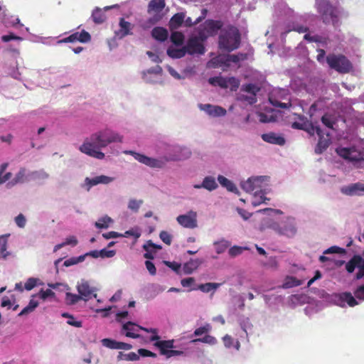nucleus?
<instances>
[{"label":"nucleus","instance_id":"f257e3e1","mask_svg":"<svg viewBox=\"0 0 364 364\" xmlns=\"http://www.w3.org/2000/svg\"><path fill=\"white\" fill-rule=\"evenodd\" d=\"M122 136L109 129L99 131L90 136V141H85L80 146L81 152L96 158L102 159L105 154L100 151L113 142H122Z\"/></svg>","mask_w":364,"mask_h":364},{"label":"nucleus","instance_id":"f03ea898","mask_svg":"<svg viewBox=\"0 0 364 364\" xmlns=\"http://www.w3.org/2000/svg\"><path fill=\"white\" fill-rule=\"evenodd\" d=\"M240 42L241 36L238 29L232 27L220 33L218 46L221 50L231 52L240 47Z\"/></svg>","mask_w":364,"mask_h":364},{"label":"nucleus","instance_id":"7ed1b4c3","mask_svg":"<svg viewBox=\"0 0 364 364\" xmlns=\"http://www.w3.org/2000/svg\"><path fill=\"white\" fill-rule=\"evenodd\" d=\"M317 11L325 24L331 23L334 27L340 26L339 17L336 9L327 0L316 1Z\"/></svg>","mask_w":364,"mask_h":364},{"label":"nucleus","instance_id":"20e7f679","mask_svg":"<svg viewBox=\"0 0 364 364\" xmlns=\"http://www.w3.org/2000/svg\"><path fill=\"white\" fill-rule=\"evenodd\" d=\"M149 339L151 341H155L154 346L159 349L160 355L166 356V358L184 354L183 350H173V339L161 341L159 336H151Z\"/></svg>","mask_w":364,"mask_h":364},{"label":"nucleus","instance_id":"39448f33","mask_svg":"<svg viewBox=\"0 0 364 364\" xmlns=\"http://www.w3.org/2000/svg\"><path fill=\"white\" fill-rule=\"evenodd\" d=\"M328 66L339 73H349L353 66L350 61L342 54H329L326 57Z\"/></svg>","mask_w":364,"mask_h":364},{"label":"nucleus","instance_id":"423d86ee","mask_svg":"<svg viewBox=\"0 0 364 364\" xmlns=\"http://www.w3.org/2000/svg\"><path fill=\"white\" fill-rule=\"evenodd\" d=\"M207 38V36L203 31H200L198 36L190 38L185 46L186 53L189 55L199 54L203 55L205 52V48L202 41Z\"/></svg>","mask_w":364,"mask_h":364},{"label":"nucleus","instance_id":"0eeeda50","mask_svg":"<svg viewBox=\"0 0 364 364\" xmlns=\"http://www.w3.org/2000/svg\"><path fill=\"white\" fill-rule=\"evenodd\" d=\"M124 153L125 154L132 155L139 162L151 168H161L165 166V161L161 159L151 158L134 151H125Z\"/></svg>","mask_w":364,"mask_h":364},{"label":"nucleus","instance_id":"6e6552de","mask_svg":"<svg viewBox=\"0 0 364 364\" xmlns=\"http://www.w3.org/2000/svg\"><path fill=\"white\" fill-rule=\"evenodd\" d=\"M269 177L265 176L251 177L246 181L241 183L242 188L247 192H257L263 187V183L268 180Z\"/></svg>","mask_w":364,"mask_h":364},{"label":"nucleus","instance_id":"1a4fd4ad","mask_svg":"<svg viewBox=\"0 0 364 364\" xmlns=\"http://www.w3.org/2000/svg\"><path fill=\"white\" fill-rule=\"evenodd\" d=\"M176 220L186 228H195L197 227V213L195 211L190 210L187 214L178 215Z\"/></svg>","mask_w":364,"mask_h":364},{"label":"nucleus","instance_id":"9d476101","mask_svg":"<svg viewBox=\"0 0 364 364\" xmlns=\"http://www.w3.org/2000/svg\"><path fill=\"white\" fill-rule=\"evenodd\" d=\"M91 41L90 34L82 30L81 32H75L72 33L68 37H65L58 41L59 43H75V42H80L82 43H88Z\"/></svg>","mask_w":364,"mask_h":364},{"label":"nucleus","instance_id":"9b49d317","mask_svg":"<svg viewBox=\"0 0 364 364\" xmlns=\"http://www.w3.org/2000/svg\"><path fill=\"white\" fill-rule=\"evenodd\" d=\"M77 289L82 299L85 301H88L92 296L94 297L97 296V294H95L96 289L91 287L87 281L82 280L77 286Z\"/></svg>","mask_w":364,"mask_h":364},{"label":"nucleus","instance_id":"f8f14e48","mask_svg":"<svg viewBox=\"0 0 364 364\" xmlns=\"http://www.w3.org/2000/svg\"><path fill=\"white\" fill-rule=\"evenodd\" d=\"M316 132L319 136L318 144L315 149V152L318 154L323 153L330 145V139L328 135L327 138L323 137V132L320 127H316Z\"/></svg>","mask_w":364,"mask_h":364},{"label":"nucleus","instance_id":"ddd939ff","mask_svg":"<svg viewBox=\"0 0 364 364\" xmlns=\"http://www.w3.org/2000/svg\"><path fill=\"white\" fill-rule=\"evenodd\" d=\"M262 139L265 142L279 146H283L286 142L285 139L282 135L277 134L274 132L263 134H262Z\"/></svg>","mask_w":364,"mask_h":364},{"label":"nucleus","instance_id":"4468645a","mask_svg":"<svg viewBox=\"0 0 364 364\" xmlns=\"http://www.w3.org/2000/svg\"><path fill=\"white\" fill-rule=\"evenodd\" d=\"M201 109L205 111L209 115L213 117H221L226 114V109L220 106H214L210 104L200 105Z\"/></svg>","mask_w":364,"mask_h":364},{"label":"nucleus","instance_id":"2eb2a0df","mask_svg":"<svg viewBox=\"0 0 364 364\" xmlns=\"http://www.w3.org/2000/svg\"><path fill=\"white\" fill-rule=\"evenodd\" d=\"M204 33L208 36L214 34L218 30L220 29L222 24L220 21L214 20H207L203 25Z\"/></svg>","mask_w":364,"mask_h":364},{"label":"nucleus","instance_id":"dca6fc26","mask_svg":"<svg viewBox=\"0 0 364 364\" xmlns=\"http://www.w3.org/2000/svg\"><path fill=\"white\" fill-rule=\"evenodd\" d=\"M203 263V260L201 259H191L188 262L183 264V271L186 274H191Z\"/></svg>","mask_w":364,"mask_h":364},{"label":"nucleus","instance_id":"f3484780","mask_svg":"<svg viewBox=\"0 0 364 364\" xmlns=\"http://www.w3.org/2000/svg\"><path fill=\"white\" fill-rule=\"evenodd\" d=\"M194 188L199 189L203 188L209 191H212L218 188V183L213 176H206L204 178L201 184H195Z\"/></svg>","mask_w":364,"mask_h":364},{"label":"nucleus","instance_id":"a211bd4d","mask_svg":"<svg viewBox=\"0 0 364 364\" xmlns=\"http://www.w3.org/2000/svg\"><path fill=\"white\" fill-rule=\"evenodd\" d=\"M277 231L281 235H285L287 237H291L295 235L296 232V228L293 223H285L282 226H279Z\"/></svg>","mask_w":364,"mask_h":364},{"label":"nucleus","instance_id":"6ab92c4d","mask_svg":"<svg viewBox=\"0 0 364 364\" xmlns=\"http://www.w3.org/2000/svg\"><path fill=\"white\" fill-rule=\"evenodd\" d=\"M186 18V14L183 12L175 14L169 21V28L171 30H175L181 27Z\"/></svg>","mask_w":364,"mask_h":364},{"label":"nucleus","instance_id":"aec40b11","mask_svg":"<svg viewBox=\"0 0 364 364\" xmlns=\"http://www.w3.org/2000/svg\"><path fill=\"white\" fill-rule=\"evenodd\" d=\"M138 325L129 321L124 323L122 326L123 330L126 331L125 336L129 338H137L140 337V335L135 332L140 329Z\"/></svg>","mask_w":364,"mask_h":364},{"label":"nucleus","instance_id":"412c9836","mask_svg":"<svg viewBox=\"0 0 364 364\" xmlns=\"http://www.w3.org/2000/svg\"><path fill=\"white\" fill-rule=\"evenodd\" d=\"M112 181V178L106 176H98L92 178H86L85 183L90 187H92L100 183L107 184Z\"/></svg>","mask_w":364,"mask_h":364},{"label":"nucleus","instance_id":"4be33fe9","mask_svg":"<svg viewBox=\"0 0 364 364\" xmlns=\"http://www.w3.org/2000/svg\"><path fill=\"white\" fill-rule=\"evenodd\" d=\"M9 236V234L0 235V258L3 259H6L11 255L10 252L7 251Z\"/></svg>","mask_w":364,"mask_h":364},{"label":"nucleus","instance_id":"5701e85b","mask_svg":"<svg viewBox=\"0 0 364 364\" xmlns=\"http://www.w3.org/2000/svg\"><path fill=\"white\" fill-rule=\"evenodd\" d=\"M151 36L156 40L164 42L168 38V31L163 27H155L151 31Z\"/></svg>","mask_w":364,"mask_h":364},{"label":"nucleus","instance_id":"b1692460","mask_svg":"<svg viewBox=\"0 0 364 364\" xmlns=\"http://www.w3.org/2000/svg\"><path fill=\"white\" fill-rule=\"evenodd\" d=\"M337 297L341 301L346 302L350 307H353L358 304V302L350 292L346 291L340 293L337 295Z\"/></svg>","mask_w":364,"mask_h":364},{"label":"nucleus","instance_id":"393cba45","mask_svg":"<svg viewBox=\"0 0 364 364\" xmlns=\"http://www.w3.org/2000/svg\"><path fill=\"white\" fill-rule=\"evenodd\" d=\"M167 55L173 59L181 58L186 54L185 46L181 48H176L173 47H169L167 49Z\"/></svg>","mask_w":364,"mask_h":364},{"label":"nucleus","instance_id":"a878e982","mask_svg":"<svg viewBox=\"0 0 364 364\" xmlns=\"http://www.w3.org/2000/svg\"><path fill=\"white\" fill-rule=\"evenodd\" d=\"M218 181L220 183V184L222 186L226 188L228 191L232 192V193L238 192L237 188L235 186V185L231 181H230L225 176H221V175L218 176Z\"/></svg>","mask_w":364,"mask_h":364},{"label":"nucleus","instance_id":"bb28decb","mask_svg":"<svg viewBox=\"0 0 364 364\" xmlns=\"http://www.w3.org/2000/svg\"><path fill=\"white\" fill-rule=\"evenodd\" d=\"M166 6L165 0H151L149 3L148 12L161 11Z\"/></svg>","mask_w":364,"mask_h":364},{"label":"nucleus","instance_id":"cd10ccee","mask_svg":"<svg viewBox=\"0 0 364 364\" xmlns=\"http://www.w3.org/2000/svg\"><path fill=\"white\" fill-rule=\"evenodd\" d=\"M120 30L119 32L122 37L132 34L131 30L133 26L128 21H125L123 18L119 21Z\"/></svg>","mask_w":364,"mask_h":364},{"label":"nucleus","instance_id":"c85d7f7f","mask_svg":"<svg viewBox=\"0 0 364 364\" xmlns=\"http://www.w3.org/2000/svg\"><path fill=\"white\" fill-rule=\"evenodd\" d=\"M302 284L301 280L297 279L296 277L292 276H287L284 279V282L282 284V288L289 289L294 287L300 286Z\"/></svg>","mask_w":364,"mask_h":364},{"label":"nucleus","instance_id":"c756f323","mask_svg":"<svg viewBox=\"0 0 364 364\" xmlns=\"http://www.w3.org/2000/svg\"><path fill=\"white\" fill-rule=\"evenodd\" d=\"M220 284H219V283L209 282V283L199 284L197 287V288H193V289H191V290L199 289L203 292L208 293L212 290L214 291V290L217 289L220 287Z\"/></svg>","mask_w":364,"mask_h":364},{"label":"nucleus","instance_id":"7c9ffc66","mask_svg":"<svg viewBox=\"0 0 364 364\" xmlns=\"http://www.w3.org/2000/svg\"><path fill=\"white\" fill-rule=\"evenodd\" d=\"M208 82L213 86H219L221 88H228V84L226 83V77L222 76H217L210 77Z\"/></svg>","mask_w":364,"mask_h":364},{"label":"nucleus","instance_id":"2f4dec72","mask_svg":"<svg viewBox=\"0 0 364 364\" xmlns=\"http://www.w3.org/2000/svg\"><path fill=\"white\" fill-rule=\"evenodd\" d=\"M364 192V186L360 183H354L349 186L343 193L348 195L359 194V192Z\"/></svg>","mask_w":364,"mask_h":364},{"label":"nucleus","instance_id":"473e14b6","mask_svg":"<svg viewBox=\"0 0 364 364\" xmlns=\"http://www.w3.org/2000/svg\"><path fill=\"white\" fill-rule=\"evenodd\" d=\"M300 119L301 122H294L291 124V127L295 129L304 130L307 129L308 120L307 119L300 114H296Z\"/></svg>","mask_w":364,"mask_h":364},{"label":"nucleus","instance_id":"72a5a7b5","mask_svg":"<svg viewBox=\"0 0 364 364\" xmlns=\"http://www.w3.org/2000/svg\"><path fill=\"white\" fill-rule=\"evenodd\" d=\"M92 18L95 23H102L105 19V14L102 12L100 9L97 8L92 11Z\"/></svg>","mask_w":364,"mask_h":364},{"label":"nucleus","instance_id":"f704fd0d","mask_svg":"<svg viewBox=\"0 0 364 364\" xmlns=\"http://www.w3.org/2000/svg\"><path fill=\"white\" fill-rule=\"evenodd\" d=\"M4 23L6 26H11L17 28H22L23 26V24L20 23V19L15 16L5 18Z\"/></svg>","mask_w":364,"mask_h":364},{"label":"nucleus","instance_id":"c9c22d12","mask_svg":"<svg viewBox=\"0 0 364 364\" xmlns=\"http://www.w3.org/2000/svg\"><path fill=\"white\" fill-rule=\"evenodd\" d=\"M171 41L176 46H181L184 41V36L181 32L174 31L171 33Z\"/></svg>","mask_w":364,"mask_h":364},{"label":"nucleus","instance_id":"e433bc0d","mask_svg":"<svg viewBox=\"0 0 364 364\" xmlns=\"http://www.w3.org/2000/svg\"><path fill=\"white\" fill-rule=\"evenodd\" d=\"M259 87L252 83L245 84L242 86L241 90L250 93L251 95L256 97L257 93L259 91Z\"/></svg>","mask_w":364,"mask_h":364},{"label":"nucleus","instance_id":"4c0bfd02","mask_svg":"<svg viewBox=\"0 0 364 364\" xmlns=\"http://www.w3.org/2000/svg\"><path fill=\"white\" fill-rule=\"evenodd\" d=\"M215 251L218 254L223 253L226 249L230 246V242L225 240H221L218 242H214Z\"/></svg>","mask_w":364,"mask_h":364},{"label":"nucleus","instance_id":"58836bf2","mask_svg":"<svg viewBox=\"0 0 364 364\" xmlns=\"http://www.w3.org/2000/svg\"><path fill=\"white\" fill-rule=\"evenodd\" d=\"M247 59V54L244 53H238L237 54L228 55V60L237 63L240 61H244Z\"/></svg>","mask_w":364,"mask_h":364},{"label":"nucleus","instance_id":"ea45409f","mask_svg":"<svg viewBox=\"0 0 364 364\" xmlns=\"http://www.w3.org/2000/svg\"><path fill=\"white\" fill-rule=\"evenodd\" d=\"M191 342L194 343L200 342V343H208L210 345H215L217 343V339L213 336L205 335L203 338L193 339L191 341Z\"/></svg>","mask_w":364,"mask_h":364},{"label":"nucleus","instance_id":"a19ab883","mask_svg":"<svg viewBox=\"0 0 364 364\" xmlns=\"http://www.w3.org/2000/svg\"><path fill=\"white\" fill-rule=\"evenodd\" d=\"M7 167H8L7 163L2 164L0 166V183H5L8 180H9L10 178L11 177V173H10V172H7L5 174H3L4 173V171H6V169L7 168Z\"/></svg>","mask_w":364,"mask_h":364},{"label":"nucleus","instance_id":"79ce46f5","mask_svg":"<svg viewBox=\"0 0 364 364\" xmlns=\"http://www.w3.org/2000/svg\"><path fill=\"white\" fill-rule=\"evenodd\" d=\"M82 299L80 295L67 292L65 294L66 304L69 305H73L77 303L80 300Z\"/></svg>","mask_w":364,"mask_h":364},{"label":"nucleus","instance_id":"37998d69","mask_svg":"<svg viewBox=\"0 0 364 364\" xmlns=\"http://www.w3.org/2000/svg\"><path fill=\"white\" fill-rule=\"evenodd\" d=\"M26 178V168H21L19 171L16 174L15 177L12 180L11 183L13 185L17 183H22L25 181Z\"/></svg>","mask_w":364,"mask_h":364},{"label":"nucleus","instance_id":"c03bdc74","mask_svg":"<svg viewBox=\"0 0 364 364\" xmlns=\"http://www.w3.org/2000/svg\"><path fill=\"white\" fill-rule=\"evenodd\" d=\"M85 255H80L79 257H70L68 259H66L64 263H63V265L65 267H70L72 265H75V264H77L80 262H82L85 260Z\"/></svg>","mask_w":364,"mask_h":364},{"label":"nucleus","instance_id":"a18cd8bd","mask_svg":"<svg viewBox=\"0 0 364 364\" xmlns=\"http://www.w3.org/2000/svg\"><path fill=\"white\" fill-rule=\"evenodd\" d=\"M112 222L111 218L105 216L98 220L95 223V226L100 229H106L109 227V224Z\"/></svg>","mask_w":364,"mask_h":364},{"label":"nucleus","instance_id":"49530a36","mask_svg":"<svg viewBox=\"0 0 364 364\" xmlns=\"http://www.w3.org/2000/svg\"><path fill=\"white\" fill-rule=\"evenodd\" d=\"M321 122L326 127L332 129H333V125L336 124L334 119L328 114H325L322 116Z\"/></svg>","mask_w":364,"mask_h":364},{"label":"nucleus","instance_id":"de8ad7c7","mask_svg":"<svg viewBox=\"0 0 364 364\" xmlns=\"http://www.w3.org/2000/svg\"><path fill=\"white\" fill-rule=\"evenodd\" d=\"M228 87H230L232 91H236L240 86V81L235 77H226Z\"/></svg>","mask_w":364,"mask_h":364},{"label":"nucleus","instance_id":"09e8293b","mask_svg":"<svg viewBox=\"0 0 364 364\" xmlns=\"http://www.w3.org/2000/svg\"><path fill=\"white\" fill-rule=\"evenodd\" d=\"M247 247H243L235 245L232 247H230L228 250V254L231 257H237L240 255H241L243 252V250H247Z\"/></svg>","mask_w":364,"mask_h":364},{"label":"nucleus","instance_id":"8fccbe9b","mask_svg":"<svg viewBox=\"0 0 364 364\" xmlns=\"http://www.w3.org/2000/svg\"><path fill=\"white\" fill-rule=\"evenodd\" d=\"M102 346L109 349H117L118 341L111 338H103L101 341Z\"/></svg>","mask_w":364,"mask_h":364},{"label":"nucleus","instance_id":"3c124183","mask_svg":"<svg viewBox=\"0 0 364 364\" xmlns=\"http://www.w3.org/2000/svg\"><path fill=\"white\" fill-rule=\"evenodd\" d=\"M338 154L343 159L354 160L350 157L351 149L348 148H338L336 149Z\"/></svg>","mask_w":364,"mask_h":364},{"label":"nucleus","instance_id":"603ef678","mask_svg":"<svg viewBox=\"0 0 364 364\" xmlns=\"http://www.w3.org/2000/svg\"><path fill=\"white\" fill-rule=\"evenodd\" d=\"M39 279L30 277L27 279L24 284V289L27 291H31L38 284V282H39Z\"/></svg>","mask_w":364,"mask_h":364},{"label":"nucleus","instance_id":"864d4df0","mask_svg":"<svg viewBox=\"0 0 364 364\" xmlns=\"http://www.w3.org/2000/svg\"><path fill=\"white\" fill-rule=\"evenodd\" d=\"M31 175L33 178L38 180H45L49 177L48 173L43 170L33 171Z\"/></svg>","mask_w":364,"mask_h":364},{"label":"nucleus","instance_id":"5fc2aeb1","mask_svg":"<svg viewBox=\"0 0 364 364\" xmlns=\"http://www.w3.org/2000/svg\"><path fill=\"white\" fill-rule=\"evenodd\" d=\"M142 203V200H136L135 199H131L129 202L128 208L134 212H137Z\"/></svg>","mask_w":364,"mask_h":364},{"label":"nucleus","instance_id":"6e6d98bb","mask_svg":"<svg viewBox=\"0 0 364 364\" xmlns=\"http://www.w3.org/2000/svg\"><path fill=\"white\" fill-rule=\"evenodd\" d=\"M11 40H16V41H22L23 40V38L22 37H20V36H18L15 35L13 33H10L8 35H4V36H1V41L3 42H9V41H10Z\"/></svg>","mask_w":364,"mask_h":364},{"label":"nucleus","instance_id":"4d7b16f0","mask_svg":"<svg viewBox=\"0 0 364 364\" xmlns=\"http://www.w3.org/2000/svg\"><path fill=\"white\" fill-rule=\"evenodd\" d=\"M160 239L166 245H170L172 241V236L166 231H161L159 234Z\"/></svg>","mask_w":364,"mask_h":364},{"label":"nucleus","instance_id":"13d9d810","mask_svg":"<svg viewBox=\"0 0 364 364\" xmlns=\"http://www.w3.org/2000/svg\"><path fill=\"white\" fill-rule=\"evenodd\" d=\"M38 296L41 299L46 300L48 297H54L55 293L49 289L46 290L41 289L38 293Z\"/></svg>","mask_w":364,"mask_h":364},{"label":"nucleus","instance_id":"bf43d9fd","mask_svg":"<svg viewBox=\"0 0 364 364\" xmlns=\"http://www.w3.org/2000/svg\"><path fill=\"white\" fill-rule=\"evenodd\" d=\"M266 200H269L267 197H265L263 194L260 195L259 197L257 194L254 196L252 203L254 206H257L261 203H265Z\"/></svg>","mask_w":364,"mask_h":364},{"label":"nucleus","instance_id":"052dcab7","mask_svg":"<svg viewBox=\"0 0 364 364\" xmlns=\"http://www.w3.org/2000/svg\"><path fill=\"white\" fill-rule=\"evenodd\" d=\"M100 257L102 258H110L114 257L116 255V251L114 250H107L106 249H102L99 251Z\"/></svg>","mask_w":364,"mask_h":364},{"label":"nucleus","instance_id":"680f3d73","mask_svg":"<svg viewBox=\"0 0 364 364\" xmlns=\"http://www.w3.org/2000/svg\"><path fill=\"white\" fill-rule=\"evenodd\" d=\"M210 330V326L209 324H207L204 326H201V327L196 328L194 331L193 334L196 336H199L203 335V333H208Z\"/></svg>","mask_w":364,"mask_h":364},{"label":"nucleus","instance_id":"e2e57ef3","mask_svg":"<svg viewBox=\"0 0 364 364\" xmlns=\"http://www.w3.org/2000/svg\"><path fill=\"white\" fill-rule=\"evenodd\" d=\"M258 117H259V121L262 123L271 122H274L275 120L274 117H272V116L269 117L268 115H267L266 114H264L263 112H259L258 114Z\"/></svg>","mask_w":364,"mask_h":364},{"label":"nucleus","instance_id":"0e129e2a","mask_svg":"<svg viewBox=\"0 0 364 364\" xmlns=\"http://www.w3.org/2000/svg\"><path fill=\"white\" fill-rule=\"evenodd\" d=\"M238 99L241 101L247 102L250 105H253L257 102V97L254 95L247 96L241 95Z\"/></svg>","mask_w":364,"mask_h":364},{"label":"nucleus","instance_id":"69168bd1","mask_svg":"<svg viewBox=\"0 0 364 364\" xmlns=\"http://www.w3.org/2000/svg\"><path fill=\"white\" fill-rule=\"evenodd\" d=\"M165 264L166 266L170 267L171 269H173L175 272L177 274L179 273L181 264L180 263L176 262H168L166 261Z\"/></svg>","mask_w":364,"mask_h":364},{"label":"nucleus","instance_id":"338daca9","mask_svg":"<svg viewBox=\"0 0 364 364\" xmlns=\"http://www.w3.org/2000/svg\"><path fill=\"white\" fill-rule=\"evenodd\" d=\"M138 353L139 356L142 357H151V358H156L157 355L155 353H153L147 349L144 348H139L138 350Z\"/></svg>","mask_w":364,"mask_h":364},{"label":"nucleus","instance_id":"774afa93","mask_svg":"<svg viewBox=\"0 0 364 364\" xmlns=\"http://www.w3.org/2000/svg\"><path fill=\"white\" fill-rule=\"evenodd\" d=\"M15 222L19 228H23L26 225V218L24 217V215L23 214L20 213L18 215H17L15 218Z\"/></svg>","mask_w":364,"mask_h":364}]
</instances>
